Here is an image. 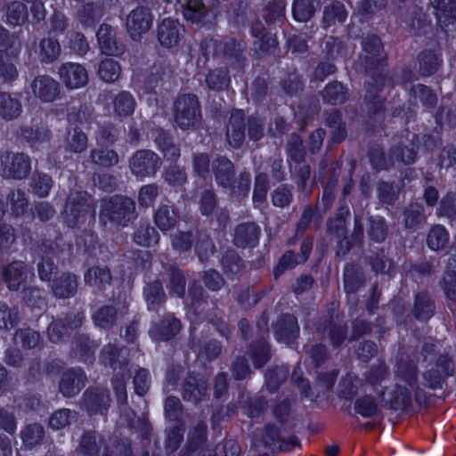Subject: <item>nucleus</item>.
<instances>
[{
    "label": "nucleus",
    "mask_w": 456,
    "mask_h": 456,
    "mask_svg": "<svg viewBox=\"0 0 456 456\" xmlns=\"http://www.w3.org/2000/svg\"><path fill=\"white\" fill-rule=\"evenodd\" d=\"M33 95L43 102H52L60 94V84L48 75L38 76L31 83Z\"/></svg>",
    "instance_id": "f8f14e48"
},
{
    "label": "nucleus",
    "mask_w": 456,
    "mask_h": 456,
    "mask_svg": "<svg viewBox=\"0 0 456 456\" xmlns=\"http://www.w3.org/2000/svg\"><path fill=\"white\" fill-rule=\"evenodd\" d=\"M159 195V186L155 183H150L142 186L138 193V202L140 207H151Z\"/></svg>",
    "instance_id": "bf43d9fd"
},
{
    "label": "nucleus",
    "mask_w": 456,
    "mask_h": 456,
    "mask_svg": "<svg viewBox=\"0 0 456 456\" xmlns=\"http://www.w3.org/2000/svg\"><path fill=\"white\" fill-rule=\"evenodd\" d=\"M181 6L183 18L191 24L200 27L212 24L209 10L202 0H184Z\"/></svg>",
    "instance_id": "ddd939ff"
},
{
    "label": "nucleus",
    "mask_w": 456,
    "mask_h": 456,
    "mask_svg": "<svg viewBox=\"0 0 456 456\" xmlns=\"http://www.w3.org/2000/svg\"><path fill=\"white\" fill-rule=\"evenodd\" d=\"M117 130L114 126L108 124L99 127L95 140L100 147H109L116 142Z\"/></svg>",
    "instance_id": "6e6d98bb"
},
{
    "label": "nucleus",
    "mask_w": 456,
    "mask_h": 456,
    "mask_svg": "<svg viewBox=\"0 0 456 456\" xmlns=\"http://www.w3.org/2000/svg\"><path fill=\"white\" fill-rule=\"evenodd\" d=\"M180 219L179 214L172 206L161 205L154 215V223L162 232H167L175 228Z\"/></svg>",
    "instance_id": "393cba45"
},
{
    "label": "nucleus",
    "mask_w": 456,
    "mask_h": 456,
    "mask_svg": "<svg viewBox=\"0 0 456 456\" xmlns=\"http://www.w3.org/2000/svg\"><path fill=\"white\" fill-rule=\"evenodd\" d=\"M400 383L391 394L389 407L394 410H403L411 404L412 393L419 403L426 401L425 395L417 386V365L414 362L401 361L397 367Z\"/></svg>",
    "instance_id": "f257e3e1"
},
{
    "label": "nucleus",
    "mask_w": 456,
    "mask_h": 456,
    "mask_svg": "<svg viewBox=\"0 0 456 456\" xmlns=\"http://www.w3.org/2000/svg\"><path fill=\"white\" fill-rule=\"evenodd\" d=\"M206 82L210 89L220 90L229 82L227 71L221 69L211 70L207 75Z\"/></svg>",
    "instance_id": "680f3d73"
},
{
    "label": "nucleus",
    "mask_w": 456,
    "mask_h": 456,
    "mask_svg": "<svg viewBox=\"0 0 456 456\" xmlns=\"http://www.w3.org/2000/svg\"><path fill=\"white\" fill-rule=\"evenodd\" d=\"M288 374L289 370L284 367H277L268 370L265 374L267 388L272 392L275 391L279 386L286 380Z\"/></svg>",
    "instance_id": "4d7b16f0"
},
{
    "label": "nucleus",
    "mask_w": 456,
    "mask_h": 456,
    "mask_svg": "<svg viewBox=\"0 0 456 456\" xmlns=\"http://www.w3.org/2000/svg\"><path fill=\"white\" fill-rule=\"evenodd\" d=\"M299 327L297 318L291 314L281 316L274 325V334L279 341L292 342L298 335Z\"/></svg>",
    "instance_id": "6ab92c4d"
},
{
    "label": "nucleus",
    "mask_w": 456,
    "mask_h": 456,
    "mask_svg": "<svg viewBox=\"0 0 456 456\" xmlns=\"http://www.w3.org/2000/svg\"><path fill=\"white\" fill-rule=\"evenodd\" d=\"M354 410L364 418H372L379 412L377 403L369 395L358 398L354 403Z\"/></svg>",
    "instance_id": "3c124183"
},
{
    "label": "nucleus",
    "mask_w": 456,
    "mask_h": 456,
    "mask_svg": "<svg viewBox=\"0 0 456 456\" xmlns=\"http://www.w3.org/2000/svg\"><path fill=\"white\" fill-rule=\"evenodd\" d=\"M252 33L256 37H259L257 45L263 53H268L276 48L278 42L275 36L270 32L261 34L262 26L260 24H256L252 28Z\"/></svg>",
    "instance_id": "de8ad7c7"
},
{
    "label": "nucleus",
    "mask_w": 456,
    "mask_h": 456,
    "mask_svg": "<svg viewBox=\"0 0 456 456\" xmlns=\"http://www.w3.org/2000/svg\"><path fill=\"white\" fill-rule=\"evenodd\" d=\"M116 309L112 306H102L93 315L94 322L96 326L109 329L116 322Z\"/></svg>",
    "instance_id": "a18cd8bd"
},
{
    "label": "nucleus",
    "mask_w": 456,
    "mask_h": 456,
    "mask_svg": "<svg viewBox=\"0 0 456 456\" xmlns=\"http://www.w3.org/2000/svg\"><path fill=\"white\" fill-rule=\"evenodd\" d=\"M144 295L146 301L151 305H158L163 303L166 297L162 284L159 281L150 283L144 289Z\"/></svg>",
    "instance_id": "5fc2aeb1"
},
{
    "label": "nucleus",
    "mask_w": 456,
    "mask_h": 456,
    "mask_svg": "<svg viewBox=\"0 0 456 456\" xmlns=\"http://www.w3.org/2000/svg\"><path fill=\"white\" fill-rule=\"evenodd\" d=\"M134 241L142 247H151L159 241V234L149 224H140L134 233Z\"/></svg>",
    "instance_id": "7c9ffc66"
},
{
    "label": "nucleus",
    "mask_w": 456,
    "mask_h": 456,
    "mask_svg": "<svg viewBox=\"0 0 456 456\" xmlns=\"http://www.w3.org/2000/svg\"><path fill=\"white\" fill-rule=\"evenodd\" d=\"M175 122L182 129L195 127L201 120L199 101L194 94H182L174 103Z\"/></svg>",
    "instance_id": "39448f33"
},
{
    "label": "nucleus",
    "mask_w": 456,
    "mask_h": 456,
    "mask_svg": "<svg viewBox=\"0 0 456 456\" xmlns=\"http://www.w3.org/2000/svg\"><path fill=\"white\" fill-rule=\"evenodd\" d=\"M121 74L119 63L113 59L102 60L98 67V75L100 78L107 83L117 81Z\"/></svg>",
    "instance_id": "f704fd0d"
},
{
    "label": "nucleus",
    "mask_w": 456,
    "mask_h": 456,
    "mask_svg": "<svg viewBox=\"0 0 456 456\" xmlns=\"http://www.w3.org/2000/svg\"><path fill=\"white\" fill-rule=\"evenodd\" d=\"M61 83L68 89H79L86 86L89 81L87 69L77 62H65L58 69Z\"/></svg>",
    "instance_id": "1a4fd4ad"
},
{
    "label": "nucleus",
    "mask_w": 456,
    "mask_h": 456,
    "mask_svg": "<svg viewBox=\"0 0 456 456\" xmlns=\"http://www.w3.org/2000/svg\"><path fill=\"white\" fill-rule=\"evenodd\" d=\"M181 330V322L174 316L165 317L159 324L151 329V335L158 340H168L174 338Z\"/></svg>",
    "instance_id": "a878e982"
},
{
    "label": "nucleus",
    "mask_w": 456,
    "mask_h": 456,
    "mask_svg": "<svg viewBox=\"0 0 456 456\" xmlns=\"http://www.w3.org/2000/svg\"><path fill=\"white\" fill-rule=\"evenodd\" d=\"M346 16L344 4L340 2H333L325 7L322 20L327 26H331L336 23H343Z\"/></svg>",
    "instance_id": "4c0bfd02"
},
{
    "label": "nucleus",
    "mask_w": 456,
    "mask_h": 456,
    "mask_svg": "<svg viewBox=\"0 0 456 456\" xmlns=\"http://www.w3.org/2000/svg\"><path fill=\"white\" fill-rule=\"evenodd\" d=\"M95 348L96 345L86 336L79 335L74 341L73 350L85 362H92Z\"/></svg>",
    "instance_id": "c9c22d12"
},
{
    "label": "nucleus",
    "mask_w": 456,
    "mask_h": 456,
    "mask_svg": "<svg viewBox=\"0 0 456 456\" xmlns=\"http://www.w3.org/2000/svg\"><path fill=\"white\" fill-rule=\"evenodd\" d=\"M22 110L20 101L8 93H0V118L4 120L17 118Z\"/></svg>",
    "instance_id": "cd10ccee"
},
{
    "label": "nucleus",
    "mask_w": 456,
    "mask_h": 456,
    "mask_svg": "<svg viewBox=\"0 0 456 456\" xmlns=\"http://www.w3.org/2000/svg\"><path fill=\"white\" fill-rule=\"evenodd\" d=\"M171 244L175 250L182 253L191 249L194 241L191 232H177L171 235Z\"/></svg>",
    "instance_id": "864d4df0"
},
{
    "label": "nucleus",
    "mask_w": 456,
    "mask_h": 456,
    "mask_svg": "<svg viewBox=\"0 0 456 456\" xmlns=\"http://www.w3.org/2000/svg\"><path fill=\"white\" fill-rule=\"evenodd\" d=\"M83 321L84 315L82 314H76L53 321L50 323L47 330L49 339L54 343L61 341L69 330L81 326Z\"/></svg>",
    "instance_id": "2eb2a0df"
},
{
    "label": "nucleus",
    "mask_w": 456,
    "mask_h": 456,
    "mask_svg": "<svg viewBox=\"0 0 456 456\" xmlns=\"http://www.w3.org/2000/svg\"><path fill=\"white\" fill-rule=\"evenodd\" d=\"M100 216L113 224L126 226L136 217L135 202L131 198L115 195L104 202Z\"/></svg>",
    "instance_id": "7ed1b4c3"
},
{
    "label": "nucleus",
    "mask_w": 456,
    "mask_h": 456,
    "mask_svg": "<svg viewBox=\"0 0 456 456\" xmlns=\"http://www.w3.org/2000/svg\"><path fill=\"white\" fill-rule=\"evenodd\" d=\"M322 94L324 101L334 105L341 104L346 100V89L337 81L327 85Z\"/></svg>",
    "instance_id": "58836bf2"
},
{
    "label": "nucleus",
    "mask_w": 456,
    "mask_h": 456,
    "mask_svg": "<svg viewBox=\"0 0 456 456\" xmlns=\"http://www.w3.org/2000/svg\"><path fill=\"white\" fill-rule=\"evenodd\" d=\"M84 402L90 414L103 413L110 405V398L105 390L94 388L86 392Z\"/></svg>",
    "instance_id": "4be33fe9"
},
{
    "label": "nucleus",
    "mask_w": 456,
    "mask_h": 456,
    "mask_svg": "<svg viewBox=\"0 0 456 456\" xmlns=\"http://www.w3.org/2000/svg\"><path fill=\"white\" fill-rule=\"evenodd\" d=\"M61 52V45L56 39L44 38L39 44V57L43 62H53L59 58Z\"/></svg>",
    "instance_id": "72a5a7b5"
},
{
    "label": "nucleus",
    "mask_w": 456,
    "mask_h": 456,
    "mask_svg": "<svg viewBox=\"0 0 456 456\" xmlns=\"http://www.w3.org/2000/svg\"><path fill=\"white\" fill-rule=\"evenodd\" d=\"M223 269L229 277L238 275L242 268L243 264L240 257L234 251H227L222 258Z\"/></svg>",
    "instance_id": "49530a36"
},
{
    "label": "nucleus",
    "mask_w": 456,
    "mask_h": 456,
    "mask_svg": "<svg viewBox=\"0 0 456 456\" xmlns=\"http://www.w3.org/2000/svg\"><path fill=\"white\" fill-rule=\"evenodd\" d=\"M75 418L76 412L69 409H61L51 415L49 426L53 429L59 430L69 426Z\"/></svg>",
    "instance_id": "8fccbe9b"
},
{
    "label": "nucleus",
    "mask_w": 456,
    "mask_h": 456,
    "mask_svg": "<svg viewBox=\"0 0 456 456\" xmlns=\"http://www.w3.org/2000/svg\"><path fill=\"white\" fill-rule=\"evenodd\" d=\"M287 151L291 159L299 163L305 158V149L303 147L302 140L297 134H291L287 143Z\"/></svg>",
    "instance_id": "0e129e2a"
},
{
    "label": "nucleus",
    "mask_w": 456,
    "mask_h": 456,
    "mask_svg": "<svg viewBox=\"0 0 456 456\" xmlns=\"http://www.w3.org/2000/svg\"><path fill=\"white\" fill-rule=\"evenodd\" d=\"M112 106L116 116L126 118L134 113L136 102L129 92L122 91L113 98Z\"/></svg>",
    "instance_id": "c756f323"
},
{
    "label": "nucleus",
    "mask_w": 456,
    "mask_h": 456,
    "mask_svg": "<svg viewBox=\"0 0 456 456\" xmlns=\"http://www.w3.org/2000/svg\"><path fill=\"white\" fill-rule=\"evenodd\" d=\"M369 222L368 233L370 238L376 242L383 241L387 237V227L384 220L380 217H370Z\"/></svg>",
    "instance_id": "69168bd1"
},
{
    "label": "nucleus",
    "mask_w": 456,
    "mask_h": 456,
    "mask_svg": "<svg viewBox=\"0 0 456 456\" xmlns=\"http://www.w3.org/2000/svg\"><path fill=\"white\" fill-rule=\"evenodd\" d=\"M3 275L10 289L16 290L26 281L27 273L22 262H13L4 269Z\"/></svg>",
    "instance_id": "c85d7f7f"
},
{
    "label": "nucleus",
    "mask_w": 456,
    "mask_h": 456,
    "mask_svg": "<svg viewBox=\"0 0 456 456\" xmlns=\"http://www.w3.org/2000/svg\"><path fill=\"white\" fill-rule=\"evenodd\" d=\"M382 50V43L377 36H368L363 39V53L360 56V61L366 70L375 69L380 64Z\"/></svg>",
    "instance_id": "4468645a"
},
{
    "label": "nucleus",
    "mask_w": 456,
    "mask_h": 456,
    "mask_svg": "<svg viewBox=\"0 0 456 456\" xmlns=\"http://www.w3.org/2000/svg\"><path fill=\"white\" fill-rule=\"evenodd\" d=\"M92 198L86 191H71L67 199L63 213L69 227H80L94 213Z\"/></svg>",
    "instance_id": "20e7f679"
},
{
    "label": "nucleus",
    "mask_w": 456,
    "mask_h": 456,
    "mask_svg": "<svg viewBox=\"0 0 456 456\" xmlns=\"http://www.w3.org/2000/svg\"><path fill=\"white\" fill-rule=\"evenodd\" d=\"M29 170V159L23 153H5L1 156L0 172L3 176L22 179L28 175Z\"/></svg>",
    "instance_id": "9d476101"
},
{
    "label": "nucleus",
    "mask_w": 456,
    "mask_h": 456,
    "mask_svg": "<svg viewBox=\"0 0 456 456\" xmlns=\"http://www.w3.org/2000/svg\"><path fill=\"white\" fill-rule=\"evenodd\" d=\"M316 11L314 0H295L292 7L293 15L298 21H307Z\"/></svg>",
    "instance_id": "c03bdc74"
},
{
    "label": "nucleus",
    "mask_w": 456,
    "mask_h": 456,
    "mask_svg": "<svg viewBox=\"0 0 456 456\" xmlns=\"http://www.w3.org/2000/svg\"><path fill=\"white\" fill-rule=\"evenodd\" d=\"M88 138L87 135L78 127H74L68 132L66 137V150L80 153L87 149Z\"/></svg>",
    "instance_id": "2f4dec72"
},
{
    "label": "nucleus",
    "mask_w": 456,
    "mask_h": 456,
    "mask_svg": "<svg viewBox=\"0 0 456 456\" xmlns=\"http://www.w3.org/2000/svg\"><path fill=\"white\" fill-rule=\"evenodd\" d=\"M414 314L420 320H427L432 315L433 303L427 294L420 293L416 296Z\"/></svg>",
    "instance_id": "603ef678"
},
{
    "label": "nucleus",
    "mask_w": 456,
    "mask_h": 456,
    "mask_svg": "<svg viewBox=\"0 0 456 456\" xmlns=\"http://www.w3.org/2000/svg\"><path fill=\"white\" fill-rule=\"evenodd\" d=\"M8 202L12 212L17 216L23 215L27 210L28 200L25 193L20 190L9 194Z\"/></svg>",
    "instance_id": "13d9d810"
},
{
    "label": "nucleus",
    "mask_w": 456,
    "mask_h": 456,
    "mask_svg": "<svg viewBox=\"0 0 456 456\" xmlns=\"http://www.w3.org/2000/svg\"><path fill=\"white\" fill-rule=\"evenodd\" d=\"M90 159L94 165L102 167H111L118 163L119 158L114 150L94 149L90 152Z\"/></svg>",
    "instance_id": "473e14b6"
},
{
    "label": "nucleus",
    "mask_w": 456,
    "mask_h": 456,
    "mask_svg": "<svg viewBox=\"0 0 456 456\" xmlns=\"http://www.w3.org/2000/svg\"><path fill=\"white\" fill-rule=\"evenodd\" d=\"M183 398L185 401L197 403L208 395V384L203 378L189 375L183 384Z\"/></svg>",
    "instance_id": "a211bd4d"
},
{
    "label": "nucleus",
    "mask_w": 456,
    "mask_h": 456,
    "mask_svg": "<svg viewBox=\"0 0 456 456\" xmlns=\"http://www.w3.org/2000/svg\"><path fill=\"white\" fill-rule=\"evenodd\" d=\"M86 376L81 369H70L65 371L60 381V392L66 397L78 394L86 386Z\"/></svg>",
    "instance_id": "dca6fc26"
},
{
    "label": "nucleus",
    "mask_w": 456,
    "mask_h": 456,
    "mask_svg": "<svg viewBox=\"0 0 456 456\" xmlns=\"http://www.w3.org/2000/svg\"><path fill=\"white\" fill-rule=\"evenodd\" d=\"M184 27L175 19H164L157 28V38L162 47L177 46L184 36Z\"/></svg>",
    "instance_id": "9b49d317"
},
{
    "label": "nucleus",
    "mask_w": 456,
    "mask_h": 456,
    "mask_svg": "<svg viewBox=\"0 0 456 456\" xmlns=\"http://www.w3.org/2000/svg\"><path fill=\"white\" fill-rule=\"evenodd\" d=\"M417 137L414 134L406 132L405 135L394 138L390 148V161L403 165L415 162L418 153Z\"/></svg>",
    "instance_id": "0eeeda50"
},
{
    "label": "nucleus",
    "mask_w": 456,
    "mask_h": 456,
    "mask_svg": "<svg viewBox=\"0 0 456 456\" xmlns=\"http://www.w3.org/2000/svg\"><path fill=\"white\" fill-rule=\"evenodd\" d=\"M436 10L439 22L444 26L456 20V0H437Z\"/></svg>",
    "instance_id": "e433bc0d"
},
{
    "label": "nucleus",
    "mask_w": 456,
    "mask_h": 456,
    "mask_svg": "<svg viewBox=\"0 0 456 456\" xmlns=\"http://www.w3.org/2000/svg\"><path fill=\"white\" fill-rule=\"evenodd\" d=\"M167 274L169 280V289L177 297H183L185 292V278L179 269L169 265L167 267Z\"/></svg>",
    "instance_id": "a19ab883"
},
{
    "label": "nucleus",
    "mask_w": 456,
    "mask_h": 456,
    "mask_svg": "<svg viewBox=\"0 0 456 456\" xmlns=\"http://www.w3.org/2000/svg\"><path fill=\"white\" fill-rule=\"evenodd\" d=\"M227 142L233 148L241 146L245 140L244 113L242 110H235L230 117L227 126Z\"/></svg>",
    "instance_id": "aec40b11"
},
{
    "label": "nucleus",
    "mask_w": 456,
    "mask_h": 456,
    "mask_svg": "<svg viewBox=\"0 0 456 456\" xmlns=\"http://www.w3.org/2000/svg\"><path fill=\"white\" fill-rule=\"evenodd\" d=\"M213 172L219 185L224 188L231 187L234 177L233 164L224 157H219L213 161Z\"/></svg>",
    "instance_id": "b1692460"
},
{
    "label": "nucleus",
    "mask_w": 456,
    "mask_h": 456,
    "mask_svg": "<svg viewBox=\"0 0 456 456\" xmlns=\"http://www.w3.org/2000/svg\"><path fill=\"white\" fill-rule=\"evenodd\" d=\"M152 23L153 15L151 10L144 6H138L127 14L126 28L130 37L139 42L150 31Z\"/></svg>",
    "instance_id": "423d86ee"
},
{
    "label": "nucleus",
    "mask_w": 456,
    "mask_h": 456,
    "mask_svg": "<svg viewBox=\"0 0 456 456\" xmlns=\"http://www.w3.org/2000/svg\"><path fill=\"white\" fill-rule=\"evenodd\" d=\"M53 186V179L45 174H38L33 177L32 188L33 191L39 197L48 195Z\"/></svg>",
    "instance_id": "e2e57ef3"
},
{
    "label": "nucleus",
    "mask_w": 456,
    "mask_h": 456,
    "mask_svg": "<svg viewBox=\"0 0 456 456\" xmlns=\"http://www.w3.org/2000/svg\"><path fill=\"white\" fill-rule=\"evenodd\" d=\"M52 289L55 297L60 298L73 297L77 289V277L69 273H62L53 280Z\"/></svg>",
    "instance_id": "5701e85b"
},
{
    "label": "nucleus",
    "mask_w": 456,
    "mask_h": 456,
    "mask_svg": "<svg viewBox=\"0 0 456 456\" xmlns=\"http://www.w3.org/2000/svg\"><path fill=\"white\" fill-rule=\"evenodd\" d=\"M260 229L254 223L239 224L234 232L233 241L237 247H255L258 242Z\"/></svg>",
    "instance_id": "412c9836"
},
{
    "label": "nucleus",
    "mask_w": 456,
    "mask_h": 456,
    "mask_svg": "<svg viewBox=\"0 0 456 456\" xmlns=\"http://www.w3.org/2000/svg\"><path fill=\"white\" fill-rule=\"evenodd\" d=\"M449 241V234L442 225L434 226L428 234V246L433 250L444 248Z\"/></svg>",
    "instance_id": "79ce46f5"
},
{
    "label": "nucleus",
    "mask_w": 456,
    "mask_h": 456,
    "mask_svg": "<svg viewBox=\"0 0 456 456\" xmlns=\"http://www.w3.org/2000/svg\"><path fill=\"white\" fill-rule=\"evenodd\" d=\"M27 18L28 11L22 2L16 1L8 5L6 19L9 24L12 26L21 25L26 21Z\"/></svg>",
    "instance_id": "37998d69"
},
{
    "label": "nucleus",
    "mask_w": 456,
    "mask_h": 456,
    "mask_svg": "<svg viewBox=\"0 0 456 456\" xmlns=\"http://www.w3.org/2000/svg\"><path fill=\"white\" fill-rule=\"evenodd\" d=\"M419 71L424 76H429L435 73L440 65L438 56L435 53L429 51L422 52L419 55Z\"/></svg>",
    "instance_id": "09e8293b"
},
{
    "label": "nucleus",
    "mask_w": 456,
    "mask_h": 456,
    "mask_svg": "<svg viewBox=\"0 0 456 456\" xmlns=\"http://www.w3.org/2000/svg\"><path fill=\"white\" fill-rule=\"evenodd\" d=\"M195 250L199 258L204 261L214 254L215 246L208 235L201 234L198 237Z\"/></svg>",
    "instance_id": "774afa93"
},
{
    "label": "nucleus",
    "mask_w": 456,
    "mask_h": 456,
    "mask_svg": "<svg viewBox=\"0 0 456 456\" xmlns=\"http://www.w3.org/2000/svg\"><path fill=\"white\" fill-rule=\"evenodd\" d=\"M111 281V273L108 267L94 266L85 274L86 284L98 289H104L107 285H110Z\"/></svg>",
    "instance_id": "bb28decb"
},
{
    "label": "nucleus",
    "mask_w": 456,
    "mask_h": 456,
    "mask_svg": "<svg viewBox=\"0 0 456 456\" xmlns=\"http://www.w3.org/2000/svg\"><path fill=\"white\" fill-rule=\"evenodd\" d=\"M45 436L44 427L40 424L28 425L21 431V438L26 447L32 448L41 443Z\"/></svg>",
    "instance_id": "ea45409f"
},
{
    "label": "nucleus",
    "mask_w": 456,
    "mask_h": 456,
    "mask_svg": "<svg viewBox=\"0 0 456 456\" xmlns=\"http://www.w3.org/2000/svg\"><path fill=\"white\" fill-rule=\"evenodd\" d=\"M97 38L102 53L106 55H119L125 51V45L117 39L114 29L107 24L99 28Z\"/></svg>",
    "instance_id": "f3484780"
},
{
    "label": "nucleus",
    "mask_w": 456,
    "mask_h": 456,
    "mask_svg": "<svg viewBox=\"0 0 456 456\" xmlns=\"http://www.w3.org/2000/svg\"><path fill=\"white\" fill-rule=\"evenodd\" d=\"M156 141L167 160L175 161L179 158L180 150L166 135L159 134Z\"/></svg>",
    "instance_id": "338daca9"
},
{
    "label": "nucleus",
    "mask_w": 456,
    "mask_h": 456,
    "mask_svg": "<svg viewBox=\"0 0 456 456\" xmlns=\"http://www.w3.org/2000/svg\"><path fill=\"white\" fill-rule=\"evenodd\" d=\"M160 166V158L150 150L137 151L129 160L132 174L141 179L153 176Z\"/></svg>",
    "instance_id": "6e6552de"
},
{
    "label": "nucleus",
    "mask_w": 456,
    "mask_h": 456,
    "mask_svg": "<svg viewBox=\"0 0 456 456\" xmlns=\"http://www.w3.org/2000/svg\"><path fill=\"white\" fill-rule=\"evenodd\" d=\"M184 451L187 456H239L240 448L232 439L227 440L222 447L210 448L208 444V426L199 421L189 430Z\"/></svg>",
    "instance_id": "f03ea898"
},
{
    "label": "nucleus",
    "mask_w": 456,
    "mask_h": 456,
    "mask_svg": "<svg viewBox=\"0 0 456 456\" xmlns=\"http://www.w3.org/2000/svg\"><path fill=\"white\" fill-rule=\"evenodd\" d=\"M102 445V440L97 439L94 433H87L82 436L79 450L85 455H95Z\"/></svg>",
    "instance_id": "052dcab7"
}]
</instances>
